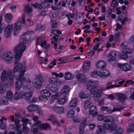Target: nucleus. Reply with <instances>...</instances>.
I'll return each instance as SVG.
<instances>
[{
  "instance_id": "obj_1",
  "label": "nucleus",
  "mask_w": 134,
  "mask_h": 134,
  "mask_svg": "<svg viewBox=\"0 0 134 134\" xmlns=\"http://www.w3.org/2000/svg\"><path fill=\"white\" fill-rule=\"evenodd\" d=\"M98 83L99 82L97 81L90 80L87 82L86 86L87 89L90 90L91 94L94 97L100 98L102 96L101 93L105 89L102 86H99L97 89L95 90L97 87Z\"/></svg>"
},
{
  "instance_id": "obj_2",
  "label": "nucleus",
  "mask_w": 134,
  "mask_h": 134,
  "mask_svg": "<svg viewBox=\"0 0 134 134\" xmlns=\"http://www.w3.org/2000/svg\"><path fill=\"white\" fill-rule=\"evenodd\" d=\"M26 45H23L21 43L18 44L16 46L14 47L13 49V51L14 53L16 52L15 56L14 64H16V65L19 63L20 60V57L26 48Z\"/></svg>"
},
{
  "instance_id": "obj_3",
  "label": "nucleus",
  "mask_w": 134,
  "mask_h": 134,
  "mask_svg": "<svg viewBox=\"0 0 134 134\" xmlns=\"http://www.w3.org/2000/svg\"><path fill=\"white\" fill-rule=\"evenodd\" d=\"M25 67L23 66L21 63H19L14 68L13 71L14 72H19L20 74L17 79V81L25 80V77L24 76V73L26 71Z\"/></svg>"
},
{
  "instance_id": "obj_4",
  "label": "nucleus",
  "mask_w": 134,
  "mask_h": 134,
  "mask_svg": "<svg viewBox=\"0 0 134 134\" xmlns=\"http://www.w3.org/2000/svg\"><path fill=\"white\" fill-rule=\"evenodd\" d=\"M14 76L12 75V70L8 69L7 71L5 70H3L1 75V80L4 81L10 80L11 82H13Z\"/></svg>"
},
{
  "instance_id": "obj_5",
  "label": "nucleus",
  "mask_w": 134,
  "mask_h": 134,
  "mask_svg": "<svg viewBox=\"0 0 134 134\" xmlns=\"http://www.w3.org/2000/svg\"><path fill=\"white\" fill-rule=\"evenodd\" d=\"M43 81L44 78L42 75L39 74L36 76L35 80L32 81V84L35 88L39 89L42 86Z\"/></svg>"
},
{
  "instance_id": "obj_6",
  "label": "nucleus",
  "mask_w": 134,
  "mask_h": 134,
  "mask_svg": "<svg viewBox=\"0 0 134 134\" xmlns=\"http://www.w3.org/2000/svg\"><path fill=\"white\" fill-rule=\"evenodd\" d=\"M13 27L12 24H9L6 27L4 31V36L5 37L8 38L10 36Z\"/></svg>"
},
{
  "instance_id": "obj_7",
  "label": "nucleus",
  "mask_w": 134,
  "mask_h": 134,
  "mask_svg": "<svg viewBox=\"0 0 134 134\" xmlns=\"http://www.w3.org/2000/svg\"><path fill=\"white\" fill-rule=\"evenodd\" d=\"M118 66L121 70L125 71H130L132 69L131 66L127 63L124 64L118 63Z\"/></svg>"
},
{
  "instance_id": "obj_8",
  "label": "nucleus",
  "mask_w": 134,
  "mask_h": 134,
  "mask_svg": "<svg viewBox=\"0 0 134 134\" xmlns=\"http://www.w3.org/2000/svg\"><path fill=\"white\" fill-rule=\"evenodd\" d=\"M14 35L16 36L18 34L21 30V24L20 23L16 22L14 24Z\"/></svg>"
},
{
  "instance_id": "obj_9",
  "label": "nucleus",
  "mask_w": 134,
  "mask_h": 134,
  "mask_svg": "<svg viewBox=\"0 0 134 134\" xmlns=\"http://www.w3.org/2000/svg\"><path fill=\"white\" fill-rule=\"evenodd\" d=\"M76 78L79 81L82 83H84L86 81L87 78L83 74L78 73L76 75Z\"/></svg>"
},
{
  "instance_id": "obj_10",
  "label": "nucleus",
  "mask_w": 134,
  "mask_h": 134,
  "mask_svg": "<svg viewBox=\"0 0 134 134\" xmlns=\"http://www.w3.org/2000/svg\"><path fill=\"white\" fill-rule=\"evenodd\" d=\"M116 54L114 51H110L108 53L107 57L109 58L108 61L109 62L114 61L116 59V57H115L116 56Z\"/></svg>"
},
{
  "instance_id": "obj_11",
  "label": "nucleus",
  "mask_w": 134,
  "mask_h": 134,
  "mask_svg": "<svg viewBox=\"0 0 134 134\" xmlns=\"http://www.w3.org/2000/svg\"><path fill=\"white\" fill-rule=\"evenodd\" d=\"M106 66L105 62L102 60H100L96 62V68L97 69H102L104 68Z\"/></svg>"
},
{
  "instance_id": "obj_12",
  "label": "nucleus",
  "mask_w": 134,
  "mask_h": 134,
  "mask_svg": "<svg viewBox=\"0 0 134 134\" xmlns=\"http://www.w3.org/2000/svg\"><path fill=\"white\" fill-rule=\"evenodd\" d=\"M89 112L90 115H92L93 116H96L98 113L97 111L96 106L94 105H92L90 108Z\"/></svg>"
},
{
  "instance_id": "obj_13",
  "label": "nucleus",
  "mask_w": 134,
  "mask_h": 134,
  "mask_svg": "<svg viewBox=\"0 0 134 134\" xmlns=\"http://www.w3.org/2000/svg\"><path fill=\"white\" fill-rule=\"evenodd\" d=\"M90 62L88 60H86L84 63L82 67V70L84 72H87L89 70Z\"/></svg>"
},
{
  "instance_id": "obj_14",
  "label": "nucleus",
  "mask_w": 134,
  "mask_h": 134,
  "mask_svg": "<svg viewBox=\"0 0 134 134\" xmlns=\"http://www.w3.org/2000/svg\"><path fill=\"white\" fill-rule=\"evenodd\" d=\"M14 55L11 52H9L4 54L3 55L4 59L7 61H10L13 59Z\"/></svg>"
},
{
  "instance_id": "obj_15",
  "label": "nucleus",
  "mask_w": 134,
  "mask_h": 134,
  "mask_svg": "<svg viewBox=\"0 0 134 134\" xmlns=\"http://www.w3.org/2000/svg\"><path fill=\"white\" fill-rule=\"evenodd\" d=\"M86 120L84 119L79 127V134H83L84 132V128L86 122Z\"/></svg>"
},
{
  "instance_id": "obj_16",
  "label": "nucleus",
  "mask_w": 134,
  "mask_h": 134,
  "mask_svg": "<svg viewBox=\"0 0 134 134\" xmlns=\"http://www.w3.org/2000/svg\"><path fill=\"white\" fill-rule=\"evenodd\" d=\"M32 96V92H30L24 94H23L22 98L25 100H28L30 99Z\"/></svg>"
},
{
  "instance_id": "obj_17",
  "label": "nucleus",
  "mask_w": 134,
  "mask_h": 134,
  "mask_svg": "<svg viewBox=\"0 0 134 134\" xmlns=\"http://www.w3.org/2000/svg\"><path fill=\"white\" fill-rule=\"evenodd\" d=\"M7 87V84L4 83L3 81L2 82L0 86V93L1 94H4Z\"/></svg>"
},
{
  "instance_id": "obj_18",
  "label": "nucleus",
  "mask_w": 134,
  "mask_h": 134,
  "mask_svg": "<svg viewBox=\"0 0 134 134\" xmlns=\"http://www.w3.org/2000/svg\"><path fill=\"white\" fill-rule=\"evenodd\" d=\"M24 83L20 81H16L15 82V86L16 91H20V89L21 85L23 87L25 86L24 85Z\"/></svg>"
},
{
  "instance_id": "obj_19",
  "label": "nucleus",
  "mask_w": 134,
  "mask_h": 134,
  "mask_svg": "<svg viewBox=\"0 0 134 134\" xmlns=\"http://www.w3.org/2000/svg\"><path fill=\"white\" fill-rule=\"evenodd\" d=\"M118 96V98L119 101L122 103H124L127 98V96L125 94L120 93L117 94Z\"/></svg>"
},
{
  "instance_id": "obj_20",
  "label": "nucleus",
  "mask_w": 134,
  "mask_h": 134,
  "mask_svg": "<svg viewBox=\"0 0 134 134\" xmlns=\"http://www.w3.org/2000/svg\"><path fill=\"white\" fill-rule=\"evenodd\" d=\"M97 127V134H106L105 131L102 125H99Z\"/></svg>"
},
{
  "instance_id": "obj_21",
  "label": "nucleus",
  "mask_w": 134,
  "mask_h": 134,
  "mask_svg": "<svg viewBox=\"0 0 134 134\" xmlns=\"http://www.w3.org/2000/svg\"><path fill=\"white\" fill-rule=\"evenodd\" d=\"M70 90L69 87L68 85H66L64 86L61 90V93L65 95H66L69 92Z\"/></svg>"
},
{
  "instance_id": "obj_22",
  "label": "nucleus",
  "mask_w": 134,
  "mask_h": 134,
  "mask_svg": "<svg viewBox=\"0 0 134 134\" xmlns=\"http://www.w3.org/2000/svg\"><path fill=\"white\" fill-rule=\"evenodd\" d=\"M40 92L41 95L46 97H49L51 95L50 92L46 89H42L40 91Z\"/></svg>"
},
{
  "instance_id": "obj_23",
  "label": "nucleus",
  "mask_w": 134,
  "mask_h": 134,
  "mask_svg": "<svg viewBox=\"0 0 134 134\" xmlns=\"http://www.w3.org/2000/svg\"><path fill=\"white\" fill-rule=\"evenodd\" d=\"M23 93L20 91H16L15 93L14 96V98L15 100H17L21 97H22Z\"/></svg>"
},
{
  "instance_id": "obj_24",
  "label": "nucleus",
  "mask_w": 134,
  "mask_h": 134,
  "mask_svg": "<svg viewBox=\"0 0 134 134\" xmlns=\"http://www.w3.org/2000/svg\"><path fill=\"white\" fill-rule=\"evenodd\" d=\"M112 83L111 82H108L107 83L106 85V86H108L107 87L105 88H104V89H105L104 90L108 89L110 88H113L114 87H119L121 86V85H111Z\"/></svg>"
},
{
  "instance_id": "obj_25",
  "label": "nucleus",
  "mask_w": 134,
  "mask_h": 134,
  "mask_svg": "<svg viewBox=\"0 0 134 134\" xmlns=\"http://www.w3.org/2000/svg\"><path fill=\"white\" fill-rule=\"evenodd\" d=\"M64 77L66 80H70L74 78V75L71 73L67 72L65 74Z\"/></svg>"
},
{
  "instance_id": "obj_26",
  "label": "nucleus",
  "mask_w": 134,
  "mask_h": 134,
  "mask_svg": "<svg viewBox=\"0 0 134 134\" xmlns=\"http://www.w3.org/2000/svg\"><path fill=\"white\" fill-rule=\"evenodd\" d=\"M38 108V106L35 104L31 105L27 107L28 110L30 112L35 111Z\"/></svg>"
},
{
  "instance_id": "obj_27",
  "label": "nucleus",
  "mask_w": 134,
  "mask_h": 134,
  "mask_svg": "<svg viewBox=\"0 0 134 134\" xmlns=\"http://www.w3.org/2000/svg\"><path fill=\"white\" fill-rule=\"evenodd\" d=\"M5 21L9 23L12 19L13 16L10 14L8 13L5 15Z\"/></svg>"
},
{
  "instance_id": "obj_28",
  "label": "nucleus",
  "mask_w": 134,
  "mask_h": 134,
  "mask_svg": "<svg viewBox=\"0 0 134 134\" xmlns=\"http://www.w3.org/2000/svg\"><path fill=\"white\" fill-rule=\"evenodd\" d=\"M104 120L105 122H109L113 121L114 119L111 116H108L104 117Z\"/></svg>"
},
{
  "instance_id": "obj_29",
  "label": "nucleus",
  "mask_w": 134,
  "mask_h": 134,
  "mask_svg": "<svg viewBox=\"0 0 134 134\" xmlns=\"http://www.w3.org/2000/svg\"><path fill=\"white\" fill-rule=\"evenodd\" d=\"M51 43L52 44H54V48L55 49L56 51V53L57 54H58L61 52V51H59L58 49H59L61 50V48L63 47V46H60L59 45V48H58L57 47V43H55V42H54L53 41H51Z\"/></svg>"
},
{
  "instance_id": "obj_30",
  "label": "nucleus",
  "mask_w": 134,
  "mask_h": 134,
  "mask_svg": "<svg viewBox=\"0 0 134 134\" xmlns=\"http://www.w3.org/2000/svg\"><path fill=\"white\" fill-rule=\"evenodd\" d=\"M27 34L26 33L22 35L20 37V40L21 42L19 43H21L23 45H25L24 44L26 43V35Z\"/></svg>"
},
{
  "instance_id": "obj_31",
  "label": "nucleus",
  "mask_w": 134,
  "mask_h": 134,
  "mask_svg": "<svg viewBox=\"0 0 134 134\" xmlns=\"http://www.w3.org/2000/svg\"><path fill=\"white\" fill-rule=\"evenodd\" d=\"M92 103L90 101L86 100L84 103V107L85 110L88 109L91 107Z\"/></svg>"
},
{
  "instance_id": "obj_32",
  "label": "nucleus",
  "mask_w": 134,
  "mask_h": 134,
  "mask_svg": "<svg viewBox=\"0 0 134 134\" xmlns=\"http://www.w3.org/2000/svg\"><path fill=\"white\" fill-rule=\"evenodd\" d=\"M23 10L24 12L30 13L32 12V9L29 6V4H27Z\"/></svg>"
},
{
  "instance_id": "obj_33",
  "label": "nucleus",
  "mask_w": 134,
  "mask_h": 134,
  "mask_svg": "<svg viewBox=\"0 0 134 134\" xmlns=\"http://www.w3.org/2000/svg\"><path fill=\"white\" fill-rule=\"evenodd\" d=\"M58 79L54 77H51L49 79V83L51 84L55 83L58 82Z\"/></svg>"
},
{
  "instance_id": "obj_34",
  "label": "nucleus",
  "mask_w": 134,
  "mask_h": 134,
  "mask_svg": "<svg viewBox=\"0 0 134 134\" xmlns=\"http://www.w3.org/2000/svg\"><path fill=\"white\" fill-rule=\"evenodd\" d=\"M13 96V93L10 91H8L7 92V97L9 100L10 101L12 100Z\"/></svg>"
},
{
  "instance_id": "obj_35",
  "label": "nucleus",
  "mask_w": 134,
  "mask_h": 134,
  "mask_svg": "<svg viewBox=\"0 0 134 134\" xmlns=\"http://www.w3.org/2000/svg\"><path fill=\"white\" fill-rule=\"evenodd\" d=\"M67 100V99L65 97H64L58 99L57 100V102L58 103L61 104H63L65 103Z\"/></svg>"
},
{
  "instance_id": "obj_36",
  "label": "nucleus",
  "mask_w": 134,
  "mask_h": 134,
  "mask_svg": "<svg viewBox=\"0 0 134 134\" xmlns=\"http://www.w3.org/2000/svg\"><path fill=\"white\" fill-rule=\"evenodd\" d=\"M79 96L81 98L86 99L88 97V95L86 94L83 91L80 92L79 94Z\"/></svg>"
},
{
  "instance_id": "obj_37",
  "label": "nucleus",
  "mask_w": 134,
  "mask_h": 134,
  "mask_svg": "<svg viewBox=\"0 0 134 134\" xmlns=\"http://www.w3.org/2000/svg\"><path fill=\"white\" fill-rule=\"evenodd\" d=\"M75 112L72 110H69L67 113V116L69 118H73Z\"/></svg>"
},
{
  "instance_id": "obj_38",
  "label": "nucleus",
  "mask_w": 134,
  "mask_h": 134,
  "mask_svg": "<svg viewBox=\"0 0 134 134\" xmlns=\"http://www.w3.org/2000/svg\"><path fill=\"white\" fill-rule=\"evenodd\" d=\"M103 126L108 130H109V131H111L113 129V126L111 125L107 124H103Z\"/></svg>"
},
{
  "instance_id": "obj_39",
  "label": "nucleus",
  "mask_w": 134,
  "mask_h": 134,
  "mask_svg": "<svg viewBox=\"0 0 134 134\" xmlns=\"http://www.w3.org/2000/svg\"><path fill=\"white\" fill-rule=\"evenodd\" d=\"M40 127L41 129H49L50 128V126L47 124H42L40 126Z\"/></svg>"
},
{
  "instance_id": "obj_40",
  "label": "nucleus",
  "mask_w": 134,
  "mask_h": 134,
  "mask_svg": "<svg viewBox=\"0 0 134 134\" xmlns=\"http://www.w3.org/2000/svg\"><path fill=\"white\" fill-rule=\"evenodd\" d=\"M17 23H20L21 24L22 23L23 24L25 23V15H23L21 17L19 18L18 22Z\"/></svg>"
},
{
  "instance_id": "obj_41",
  "label": "nucleus",
  "mask_w": 134,
  "mask_h": 134,
  "mask_svg": "<svg viewBox=\"0 0 134 134\" xmlns=\"http://www.w3.org/2000/svg\"><path fill=\"white\" fill-rule=\"evenodd\" d=\"M128 131L129 132H134V124H131L130 125Z\"/></svg>"
},
{
  "instance_id": "obj_42",
  "label": "nucleus",
  "mask_w": 134,
  "mask_h": 134,
  "mask_svg": "<svg viewBox=\"0 0 134 134\" xmlns=\"http://www.w3.org/2000/svg\"><path fill=\"white\" fill-rule=\"evenodd\" d=\"M101 110L103 111H105L106 112H108L110 111L111 109L110 107H103L101 108Z\"/></svg>"
},
{
  "instance_id": "obj_43",
  "label": "nucleus",
  "mask_w": 134,
  "mask_h": 134,
  "mask_svg": "<svg viewBox=\"0 0 134 134\" xmlns=\"http://www.w3.org/2000/svg\"><path fill=\"white\" fill-rule=\"evenodd\" d=\"M64 108L63 107L61 106L59 107L58 109L57 113L58 114H62L64 113Z\"/></svg>"
},
{
  "instance_id": "obj_44",
  "label": "nucleus",
  "mask_w": 134,
  "mask_h": 134,
  "mask_svg": "<svg viewBox=\"0 0 134 134\" xmlns=\"http://www.w3.org/2000/svg\"><path fill=\"white\" fill-rule=\"evenodd\" d=\"M123 131L122 128L119 127L116 130L115 133L114 134H121Z\"/></svg>"
},
{
  "instance_id": "obj_45",
  "label": "nucleus",
  "mask_w": 134,
  "mask_h": 134,
  "mask_svg": "<svg viewBox=\"0 0 134 134\" xmlns=\"http://www.w3.org/2000/svg\"><path fill=\"white\" fill-rule=\"evenodd\" d=\"M120 56L121 58L123 59H126L127 57V53L124 52H122L121 53Z\"/></svg>"
},
{
  "instance_id": "obj_46",
  "label": "nucleus",
  "mask_w": 134,
  "mask_h": 134,
  "mask_svg": "<svg viewBox=\"0 0 134 134\" xmlns=\"http://www.w3.org/2000/svg\"><path fill=\"white\" fill-rule=\"evenodd\" d=\"M46 97L45 96L44 97V96L42 95L39 96V99L41 101L45 102L48 100V98Z\"/></svg>"
},
{
  "instance_id": "obj_47",
  "label": "nucleus",
  "mask_w": 134,
  "mask_h": 134,
  "mask_svg": "<svg viewBox=\"0 0 134 134\" xmlns=\"http://www.w3.org/2000/svg\"><path fill=\"white\" fill-rule=\"evenodd\" d=\"M91 76L93 77H95L98 76V71L95 70L91 72Z\"/></svg>"
},
{
  "instance_id": "obj_48",
  "label": "nucleus",
  "mask_w": 134,
  "mask_h": 134,
  "mask_svg": "<svg viewBox=\"0 0 134 134\" xmlns=\"http://www.w3.org/2000/svg\"><path fill=\"white\" fill-rule=\"evenodd\" d=\"M59 37V35L57 34L55 35L54 36H53L51 39V41H53L54 42H57L58 39L57 38H58Z\"/></svg>"
},
{
  "instance_id": "obj_49",
  "label": "nucleus",
  "mask_w": 134,
  "mask_h": 134,
  "mask_svg": "<svg viewBox=\"0 0 134 134\" xmlns=\"http://www.w3.org/2000/svg\"><path fill=\"white\" fill-rule=\"evenodd\" d=\"M48 120H50L54 122H56V121L55 118L53 115H51L49 118L48 119Z\"/></svg>"
},
{
  "instance_id": "obj_50",
  "label": "nucleus",
  "mask_w": 134,
  "mask_h": 134,
  "mask_svg": "<svg viewBox=\"0 0 134 134\" xmlns=\"http://www.w3.org/2000/svg\"><path fill=\"white\" fill-rule=\"evenodd\" d=\"M51 23H52V29H54L57 28V23L55 21H51Z\"/></svg>"
},
{
  "instance_id": "obj_51",
  "label": "nucleus",
  "mask_w": 134,
  "mask_h": 134,
  "mask_svg": "<svg viewBox=\"0 0 134 134\" xmlns=\"http://www.w3.org/2000/svg\"><path fill=\"white\" fill-rule=\"evenodd\" d=\"M104 74V77H106L110 75V73L109 71L105 70H103Z\"/></svg>"
},
{
  "instance_id": "obj_52",
  "label": "nucleus",
  "mask_w": 134,
  "mask_h": 134,
  "mask_svg": "<svg viewBox=\"0 0 134 134\" xmlns=\"http://www.w3.org/2000/svg\"><path fill=\"white\" fill-rule=\"evenodd\" d=\"M51 32L54 35H55L58 34H61V32L60 31L56 30H54V29H52L51 30Z\"/></svg>"
},
{
  "instance_id": "obj_53",
  "label": "nucleus",
  "mask_w": 134,
  "mask_h": 134,
  "mask_svg": "<svg viewBox=\"0 0 134 134\" xmlns=\"http://www.w3.org/2000/svg\"><path fill=\"white\" fill-rule=\"evenodd\" d=\"M124 107H121L120 108H114L112 110L111 112H113L115 111H120L122 110L123 109Z\"/></svg>"
},
{
  "instance_id": "obj_54",
  "label": "nucleus",
  "mask_w": 134,
  "mask_h": 134,
  "mask_svg": "<svg viewBox=\"0 0 134 134\" xmlns=\"http://www.w3.org/2000/svg\"><path fill=\"white\" fill-rule=\"evenodd\" d=\"M58 108H59V107L56 104H55L52 107V110L56 112L57 113L58 109Z\"/></svg>"
},
{
  "instance_id": "obj_55",
  "label": "nucleus",
  "mask_w": 134,
  "mask_h": 134,
  "mask_svg": "<svg viewBox=\"0 0 134 134\" xmlns=\"http://www.w3.org/2000/svg\"><path fill=\"white\" fill-rule=\"evenodd\" d=\"M73 120L74 122L76 123H79L80 121V119L78 117L75 116L73 118Z\"/></svg>"
},
{
  "instance_id": "obj_56",
  "label": "nucleus",
  "mask_w": 134,
  "mask_h": 134,
  "mask_svg": "<svg viewBox=\"0 0 134 134\" xmlns=\"http://www.w3.org/2000/svg\"><path fill=\"white\" fill-rule=\"evenodd\" d=\"M1 102L3 104H7L8 103V101L7 99L5 97H4L2 98Z\"/></svg>"
},
{
  "instance_id": "obj_57",
  "label": "nucleus",
  "mask_w": 134,
  "mask_h": 134,
  "mask_svg": "<svg viewBox=\"0 0 134 134\" xmlns=\"http://www.w3.org/2000/svg\"><path fill=\"white\" fill-rule=\"evenodd\" d=\"M128 45V43L126 42H123L121 44V47L122 48H125Z\"/></svg>"
},
{
  "instance_id": "obj_58",
  "label": "nucleus",
  "mask_w": 134,
  "mask_h": 134,
  "mask_svg": "<svg viewBox=\"0 0 134 134\" xmlns=\"http://www.w3.org/2000/svg\"><path fill=\"white\" fill-rule=\"evenodd\" d=\"M61 96V93H58L52 96V98L53 99H56Z\"/></svg>"
},
{
  "instance_id": "obj_59",
  "label": "nucleus",
  "mask_w": 134,
  "mask_h": 134,
  "mask_svg": "<svg viewBox=\"0 0 134 134\" xmlns=\"http://www.w3.org/2000/svg\"><path fill=\"white\" fill-rule=\"evenodd\" d=\"M29 121V119H23L21 121L24 123L23 124V125H25L27 124V122H28Z\"/></svg>"
},
{
  "instance_id": "obj_60",
  "label": "nucleus",
  "mask_w": 134,
  "mask_h": 134,
  "mask_svg": "<svg viewBox=\"0 0 134 134\" xmlns=\"http://www.w3.org/2000/svg\"><path fill=\"white\" fill-rule=\"evenodd\" d=\"M129 42L130 43L134 42V34L131 36L129 40Z\"/></svg>"
},
{
  "instance_id": "obj_61",
  "label": "nucleus",
  "mask_w": 134,
  "mask_h": 134,
  "mask_svg": "<svg viewBox=\"0 0 134 134\" xmlns=\"http://www.w3.org/2000/svg\"><path fill=\"white\" fill-rule=\"evenodd\" d=\"M78 1L79 5L83 7L84 5L85 2V1H83V0H78Z\"/></svg>"
},
{
  "instance_id": "obj_62",
  "label": "nucleus",
  "mask_w": 134,
  "mask_h": 134,
  "mask_svg": "<svg viewBox=\"0 0 134 134\" xmlns=\"http://www.w3.org/2000/svg\"><path fill=\"white\" fill-rule=\"evenodd\" d=\"M15 115L16 119H19L21 118V114L20 113H15Z\"/></svg>"
},
{
  "instance_id": "obj_63",
  "label": "nucleus",
  "mask_w": 134,
  "mask_h": 134,
  "mask_svg": "<svg viewBox=\"0 0 134 134\" xmlns=\"http://www.w3.org/2000/svg\"><path fill=\"white\" fill-rule=\"evenodd\" d=\"M50 90L51 91L54 92H55L57 90V87L56 86H53L51 87L50 88Z\"/></svg>"
},
{
  "instance_id": "obj_64",
  "label": "nucleus",
  "mask_w": 134,
  "mask_h": 134,
  "mask_svg": "<svg viewBox=\"0 0 134 134\" xmlns=\"http://www.w3.org/2000/svg\"><path fill=\"white\" fill-rule=\"evenodd\" d=\"M0 127L2 129H5L6 128L5 124L4 123H1L0 125Z\"/></svg>"
}]
</instances>
